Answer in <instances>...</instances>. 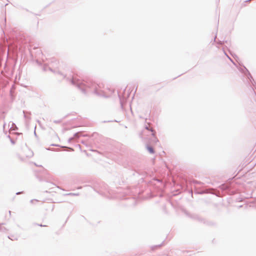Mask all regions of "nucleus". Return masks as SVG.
Masks as SVG:
<instances>
[{"mask_svg":"<svg viewBox=\"0 0 256 256\" xmlns=\"http://www.w3.org/2000/svg\"><path fill=\"white\" fill-rule=\"evenodd\" d=\"M147 149L149 151V152L151 154H153L154 152V149L150 147V146H148L147 147Z\"/></svg>","mask_w":256,"mask_h":256,"instance_id":"obj_1","label":"nucleus"},{"mask_svg":"<svg viewBox=\"0 0 256 256\" xmlns=\"http://www.w3.org/2000/svg\"><path fill=\"white\" fill-rule=\"evenodd\" d=\"M38 201L36 200H32L30 202L32 204H34L35 203L37 202Z\"/></svg>","mask_w":256,"mask_h":256,"instance_id":"obj_2","label":"nucleus"}]
</instances>
